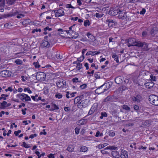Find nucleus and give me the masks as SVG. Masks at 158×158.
<instances>
[{
  "label": "nucleus",
  "mask_w": 158,
  "mask_h": 158,
  "mask_svg": "<svg viewBox=\"0 0 158 158\" xmlns=\"http://www.w3.org/2000/svg\"><path fill=\"white\" fill-rule=\"evenodd\" d=\"M105 91H106L104 90V88L103 87L102 85L100 87H98L95 90V93L98 94L102 93Z\"/></svg>",
  "instance_id": "f8f14e48"
},
{
  "label": "nucleus",
  "mask_w": 158,
  "mask_h": 158,
  "mask_svg": "<svg viewBox=\"0 0 158 158\" xmlns=\"http://www.w3.org/2000/svg\"><path fill=\"white\" fill-rule=\"evenodd\" d=\"M85 123V121L84 120H80L78 122L77 124L79 125H83Z\"/></svg>",
  "instance_id": "473e14b6"
},
{
  "label": "nucleus",
  "mask_w": 158,
  "mask_h": 158,
  "mask_svg": "<svg viewBox=\"0 0 158 158\" xmlns=\"http://www.w3.org/2000/svg\"><path fill=\"white\" fill-rule=\"evenodd\" d=\"M118 13H119V11H118L116 9H114L112 10H110L109 14L110 15L115 16L118 14Z\"/></svg>",
  "instance_id": "6ab92c4d"
},
{
  "label": "nucleus",
  "mask_w": 158,
  "mask_h": 158,
  "mask_svg": "<svg viewBox=\"0 0 158 158\" xmlns=\"http://www.w3.org/2000/svg\"><path fill=\"white\" fill-rule=\"evenodd\" d=\"M42 45L44 47L49 48L50 47V44L48 41L44 40L42 43Z\"/></svg>",
  "instance_id": "5701e85b"
},
{
  "label": "nucleus",
  "mask_w": 158,
  "mask_h": 158,
  "mask_svg": "<svg viewBox=\"0 0 158 158\" xmlns=\"http://www.w3.org/2000/svg\"><path fill=\"white\" fill-rule=\"evenodd\" d=\"M23 146L26 148H28L30 147V146L26 143L25 142H23Z\"/></svg>",
  "instance_id": "09e8293b"
},
{
  "label": "nucleus",
  "mask_w": 158,
  "mask_h": 158,
  "mask_svg": "<svg viewBox=\"0 0 158 158\" xmlns=\"http://www.w3.org/2000/svg\"><path fill=\"white\" fill-rule=\"evenodd\" d=\"M5 0H0V11L3 12V8L5 5Z\"/></svg>",
  "instance_id": "aec40b11"
},
{
  "label": "nucleus",
  "mask_w": 158,
  "mask_h": 158,
  "mask_svg": "<svg viewBox=\"0 0 158 158\" xmlns=\"http://www.w3.org/2000/svg\"><path fill=\"white\" fill-rule=\"evenodd\" d=\"M64 109L65 111H70V109L68 107H65Z\"/></svg>",
  "instance_id": "774afa93"
},
{
  "label": "nucleus",
  "mask_w": 158,
  "mask_h": 158,
  "mask_svg": "<svg viewBox=\"0 0 158 158\" xmlns=\"http://www.w3.org/2000/svg\"><path fill=\"white\" fill-rule=\"evenodd\" d=\"M7 104V102L6 101H3L1 103V105L2 107H0V108L2 109H4L6 107V105Z\"/></svg>",
  "instance_id": "bb28decb"
},
{
  "label": "nucleus",
  "mask_w": 158,
  "mask_h": 158,
  "mask_svg": "<svg viewBox=\"0 0 158 158\" xmlns=\"http://www.w3.org/2000/svg\"><path fill=\"white\" fill-rule=\"evenodd\" d=\"M119 14L118 17L120 19H126L127 18V16L126 15V13L125 11L123 12L120 10H119Z\"/></svg>",
  "instance_id": "9d476101"
},
{
  "label": "nucleus",
  "mask_w": 158,
  "mask_h": 158,
  "mask_svg": "<svg viewBox=\"0 0 158 158\" xmlns=\"http://www.w3.org/2000/svg\"><path fill=\"white\" fill-rule=\"evenodd\" d=\"M78 78H77V77H76V78H73L72 79V81L74 83H76L77 82H80L79 81H78Z\"/></svg>",
  "instance_id": "5fc2aeb1"
},
{
  "label": "nucleus",
  "mask_w": 158,
  "mask_h": 158,
  "mask_svg": "<svg viewBox=\"0 0 158 158\" xmlns=\"http://www.w3.org/2000/svg\"><path fill=\"white\" fill-rule=\"evenodd\" d=\"M22 97V101H31V100L30 97L27 94H23Z\"/></svg>",
  "instance_id": "dca6fc26"
},
{
  "label": "nucleus",
  "mask_w": 158,
  "mask_h": 158,
  "mask_svg": "<svg viewBox=\"0 0 158 158\" xmlns=\"http://www.w3.org/2000/svg\"><path fill=\"white\" fill-rule=\"evenodd\" d=\"M12 89L11 87H9L7 89H5V91H10V92L12 91Z\"/></svg>",
  "instance_id": "338daca9"
},
{
  "label": "nucleus",
  "mask_w": 158,
  "mask_h": 158,
  "mask_svg": "<svg viewBox=\"0 0 158 158\" xmlns=\"http://www.w3.org/2000/svg\"><path fill=\"white\" fill-rule=\"evenodd\" d=\"M44 31H46L48 30L49 31H51L52 30V29L51 28H49L48 27H47L44 28Z\"/></svg>",
  "instance_id": "6e6d98bb"
},
{
  "label": "nucleus",
  "mask_w": 158,
  "mask_h": 158,
  "mask_svg": "<svg viewBox=\"0 0 158 158\" xmlns=\"http://www.w3.org/2000/svg\"><path fill=\"white\" fill-rule=\"evenodd\" d=\"M106 22L107 23L109 27H111L115 26V23L113 20L111 19H107Z\"/></svg>",
  "instance_id": "a211bd4d"
},
{
  "label": "nucleus",
  "mask_w": 158,
  "mask_h": 158,
  "mask_svg": "<svg viewBox=\"0 0 158 158\" xmlns=\"http://www.w3.org/2000/svg\"><path fill=\"white\" fill-rule=\"evenodd\" d=\"M107 114L106 112L103 113L102 112L101 113V116L100 117V118L101 119H102L103 117H107Z\"/></svg>",
  "instance_id": "f704fd0d"
},
{
  "label": "nucleus",
  "mask_w": 158,
  "mask_h": 158,
  "mask_svg": "<svg viewBox=\"0 0 158 158\" xmlns=\"http://www.w3.org/2000/svg\"><path fill=\"white\" fill-rule=\"evenodd\" d=\"M132 100L135 102H140L142 100L141 96L139 94H137L132 97Z\"/></svg>",
  "instance_id": "39448f33"
},
{
  "label": "nucleus",
  "mask_w": 158,
  "mask_h": 158,
  "mask_svg": "<svg viewBox=\"0 0 158 158\" xmlns=\"http://www.w3.org/2000/svg\"><path fill=\"white\" fill-rule=\"evenodd\" d=\"M124 81V78L122 76L118 77L115 79V82L118 84L123 83Z\"/></svg>",
  "instance_id": "9b49d317"
},
{
  "label": "nucleus",
  "mask_w": 158,
  "mask_h": 158,
  "mask_svg": "<svg viewBox=\"0 0 158 158\" xmlns=\"http://www.w3.org/2000/svg\"><path fill=\"white\" fill-rule=\"evenodd\" d=\"M145 87L148 89H151L154 85V83L152 81L148 82L144 84Z\"/></svg>",
  "instance_id": "f3484780"
},
{
  "label": "nucleus",
  "mask_w": 158,
  "mask_h": 158,
  "mask_svg": "<svg viewBox=\"0 0 158 158\" xmlns=\"http://www.w3.org/2000/svg\"><path fill=\"white\" fill-rule=\"evenodd\" d=\"M46 76V74L43 72L37 73L36 76V78L38 81L44 80Z\"/></svg>",
  "instance_id": "20e7f679"
},
{
  "label": "nucleus",
  "mask_w": 158,
  "mask_h": 158,
  "mask_svg": "<svg viewBox=\"0 0 158 158\" xmlns=\"http://www.w3.org/2000/svg\"><path fill=\"white\" fill-rule=\"evenodd\" d=\"M97 105L94 104L89 110L88 114L91 115L93 114L97 109Z\"/></svg>",
  "instance_id": "ddd939ff"
},
{
  "label": "nucleus",
  "mask_w": 158,
  "mask_h": 158,
  "mask_svg": "<svg viewBox=\"0 0 158 158\" xmlns=\"http://www.w3.org/2000/svg\"><path fill=\"white\" fill-rule=\"evenodd\" d=\"M87 86V85L86 84H83L81 85L80 86V87L81 88V89H84Z\"/></svg>",
  "instance_id": "bf43d9fd"
},
{
  "label": "nucleus",
  "mask_w": 158,
  "mask_h": 158,
  "mask_svg": "<svg viewBox=\"0 0 158 158\" xmlns=\"http://www.w3.org/2000/svg\"><path fill=\"white\" fill-rule=\"evenodd\" d=\"M106 149H105V148L103 149L102 150H101V152L103 154H108V152L106 151L105 150Z\"/></svg>",
  "instance_id": "8fccbe9b"
},
{
  "label": "nucleus",
  "mask_w": 158,
  "mask_h": 158,
  "mask_svg": "<svg viewBox=\"0 0 158 158\" xmlns=\"http://www.w3.org/2000/svg\"><path fill=\"white\" fill-rule=\"evenodd\" d=\"M11 71L4 70L0 72V74L3 77H8L10 75Z\"/></svg>",
  "instance_id": "423d86ee"
},
{
  "label": "nucleus",
  "mask_w": 158,
  "mask_h": 158,
  "mask_svg": "<svg viewBox=\"0 0 158 158\" xmlns=\"http://www.w3.org/2000/svg\"><path fill=\"white\" fill-rule=\"evenodd\" d=\"M23 94H18L17 95V97H18L19 98H20L21 100H22V96H23Z\"/></svg>",
  "instance_id": "13d9d810"
},
{
  "label": "nucleus",
  "mask_w": 158,
  "mask_h": 158,
  "mask_svg": "<svg viewBox=\"0 0 158 158\" xmlns=\"http://www.w3.org/2000/svg\"><path fill=\"white\" fill-rule=\"evenodd\" d=\"M84 59V55L82 56V57H81L79 58H77V61H82Z\"/></svg>",
  "instance_id": "4d7b16f0"
},
{
  "label": "nucleus",
  "mask_w": 158,
  "mask_h": 158,
  "mask_svg": "<svg viewBox=\"0 0 158 158\" xmlns=\"http://www.w3.org/2000/svg\"><path fill=\"white\" fill-rule=\"evenodd\" d=\"M130 2H131L132 3H135V2H140V0H130Z\"/></svg>",
  "instance_id": "680f3d73"
},
{
  "label": "nucleus",
  "mask_w": 158,
  "mask_h": 158,
  "mask_svg": "<svg viewBox=\"0 0 158 158\" xmlns=\"http://www.w3.org/2000/svg\"><path fill=\"white\" fill-rule=\"evenodd\" d=\"M56 84L59 88L62 87H65L66 86V81L64 80H62L61 81H60L57 82Z\"/></svg>",
  "instance_id": "6e6552de"
},
{
  "label": "nucleus",
  "mask_w": 158,
  "mask_h": 158,
  "mask_svg": "<svg viewBox=\"0 0 158 158\" xmlns=\"http://www.w3.org/2000/svg\"><path fill=\"white\" fill-rule=\"evenodd\" d=\"M123 108L126 110H130V108L127 105H124L123 106Z\"/></svg>",
  "instance_id": "c9c22d12"
},
{
  "label": "nucleus",
  "mask_w": 158,
  "mask_h": 158,
  "mask_svg": "<svg viewBox=\"0 0 158 158\" xmlns=\"http://www.w3.org/2000/svg\"><path fill=\"white\" fill-rule=\"evenodd\" d=\"M145 10L144 8H143L142 9V10L140 11V14L141 15H143L145 13Z\"/></svg>",
  "instance_id": "052dcab7"
},
{
  "label": "nucleus",
  "mask_w": 158,
  "mask_h": 158,
  "mask_svg": "<svg viewBox=\"0 0 158 158\" xmlns=\"http://www.w3.org/2000/svg\"><path fill=\"white\" fill-rule=\"evenodd\" d=\"M95 52H92V51H89L86 53V55H95L94 53Z\"/></svg>",
  "instance_id": "ea45409f"
},
{
  "label": "nucleus",
  "mask_w": 158,
  "mask_h": 158,
  "mask_svg": "<svg viewBox=\"0 0 158 158\" xmlns=\"http://www.w3.org/2000/svg\"><path fill=\"white\" fill-rule=\"evenodd\" d=\"M115 133L111 131L109 132V135L110 136L113 137L115 135Z\"/></svg>",
  "instance_id": "0e129e2a"
},
{
  "label": "nucleus",
  "mask_w": 158,
  "mask_h": 158,
  "mask_svg": "<svg viewBox=\"0 0 158 158\" xmlns=\"http://www.w3.org/2000/svg\"><path fill=\"white\" fill-rule=\"evenodd\" d=\"M87 105V101L86 100H84L82 101L77 105V106L79 108H82L83 107H85Z\"/></svg>",
  "instance_id": "1a4fd4ad"
},
{
  "label": "nucleus",
  "mask_w": 158,
  "mask_h": 158,
  "mask_svg": "<svg viewBox=\"0 0 158 158\" xmlns=\"http://www.w3.org/2000/svg\"><path fill=\"white\" fill-rule=\"evenodd\" d=\"M80 129L78 128H75V131L76 134L78 135L79 133Z\"/></svg>",
  "instance_id": "3c124183"
},
{
  "label": "nucleus",
  "mask_w": 158,
  "mask_h": 158,
  "mask_svg": "<svg viewBox=\"0 0 158 158\" xmlns=\"http://www.w3.org/2000/svg\"><path fill=\"white\" fill-rule=\"evenodd\" d=\"M112 57L114 59V60L117 63H118L119 62L118 56L116 54H114L112 55Z\"/></svg>",
  "instance_id": "cd10ccee"
},
{
  "label": "nucleus",
  "mask_w": 158,
  "mask_h": 158,
  "mask_svg": "<svg viewBox=\"0 0 158 158\" xmlns=\"http://www.w3.org/2000/svg\"><path fill=\"white\" fill-rule=\"evenodd\" d=\"M66 7L67 8H72L73 9L75 8V7L73 6L71 4H68L66 5Z\"/></svg>",
  "instance_id": "a18cd8bd"
},
{
  "label": "nucleus",
  "mask_w": 158,
  "mask_h": 158,
  "mask_svg": "<svg viewBox=\"0 0 158 158\" xmlns=\"http://www.w3.org/2000/svg\"><path fill=\"white\" fill-rule=\"evenodd\" d=\"M99 72H97L95 73L94 74V77L96 79H98L100 78V76L99 74H98Z\"/></svg>",
  "instance_id": "79ce46f5"
},
{
  "label": "nucleus",
  "mask_w": 158,
  "mask_h": 158,
  "mask_svg": "<svg viewBox=\"0 0 158 158\" xmlns=\"http://www.w3.org/2000/svg\"><path fill=\"white\" fill-rule=\"evenodd\" d=\"M151 80L154 81H156V78L155 76H153L152 74L150 75Z\"/></svg>",
  "instance_id": "e433bc0d"
},
{
  "label": "nucleus",
  "mask_w": 158,
  "mask_h": 158,
  "mask_svg": "<svg viewBox=\"0 0 158 158\" xmlns=\"http://www.w3.org/2000/svg\"><path fill=\"white\" fill-rule=\"evenodd\" d=\"M84 25L85 27L89 26L90 25V22L89 20H86L84 22Z\"/></svg>",
  "instance_id": "2f4dec72"
},
{
  "label": "nucleus",
  "mask_w": 158,
  "mask_h": 158,
  "mask_svg": "<svg viewBox=\"0 0 158 158\" xmlns=\"http://www.w3.org/2000/svg\"><path fill=\"white\" fill-rule=\"evenodd\" d=\"M108 145V144L107 143H103L102 144H99L98 145V146H97V147L99 148V149H101V148H104L106 146H107Z\"/></svg>",
  "instance_id": "c756f323"
},
{
  "label": "nucleus",
  "mask_w": 158,
  "mask_h": 158,
  "mask_svg": "<svg viewBox=\"0 0 158 158\" xmlns=\"http://www.w3.org/2000/svg\"><path fill=\"white\" fill-rule=\"evenodd\" d=\"M138 47H143V49L145 51H148L149 49L147 44L145 42L142 43L139 41Z\"/></svg>",
  "instance_id": "0eeeda50"
},
{
  "label": "nucleus",
  "mask_w": 158,
  "mask_h": 158,
  "mask_svg": "<svg viewBox=\"0 0 158 158\" xmlns=\"http://www.w3.org/2000/svg\"><path fill=\"white\" fill-rule=\"evenodd\" d=\"M81 96H78L76 97L74 100V103H77L78 102L81 100Z\"/></svg>",
  "instance_id": "a878e982"
},
{
  "label": "nucleus",
  "mask_w": 158,
  "mask_h": 158,
  "mask_svg": "<svg viewBox=\"0 0 158 158\" xmlns=\"http://www.w3.org/2000/svg\"><path fill=\"white\" fill-rule=\"evenodd\" d=\"M151 34L152 35H154L156 33V31H155V29L154 28H152L151 31H150Z\"/></svg>",
  "instance_id": "49530a36"
},
{
  "label": "nucleus",
  "mask_w": 158,
  "mask_h": 158,
  "mask_svg": "<svg viewBox=\"0 0 158 158\" xmlns=\"http://www.w3.org/2000/svg\"><path fill=\"white\" fill-rule=\"evenodd\" d=\"M64 31H66V33L69 34V35H71V38L73 39H76L79 35L78 33L76 32L73 29V30H66Z\"/></svg>",
  "instance_id": "7ed1b4c3"
},
{
  "label": "nucleus",
  "mask_w": 158,
  "mask_h": 158,
  "mask_svg": "<svg viewBox=\"0 0 158 158\" xmlns=\"http://www.w3.org/2000/svg\"><path fill=\"white\" fill-rule=\"evenodd\" d=\"M111 154L112 156L116 158H118L119 157V153L117 151H112L111 152Z\"/></svg>",
  "instance_id": "4be33fe9"
},
{
  "label": "nucleus",
  "mask_w": 158,
  "mask_h": 158,
  "mask_svg": "<svg viewBox=\"0 0 158 158\" xmlns=\"http://www.w3.org/2000/svg\"><path fill=\"white\" fill-rule=\"evenodd\" d=\"M103 14H100L98 13H96L95 14V16L97 18H101L103 16Z\"/></svg>",
  "instance_id": "c03bdc74"
},
{
  "label": "nucleus",
  "mask_w": 158,
  "mask_h": 158,
  "mask_svg": "<svg viewBox=\"0 0 158 158\" xmlns=\"http://www.w3.org/2000/svg\"><path fill=\"white\" fill-rule=\"evenodd\" d=\"M56 56L58 59H61L62 58V56H60L59 54H56Z\"/></svg>",
  "instance_id": "603ef678"
},
{
  "label": "nucleus",
  "mask_w": 158,
  "mask_h": 158,
  "mask_svg": "<svg viewBox=\"0 0 158 158\" xmlns=\"http://www.w3.org/2000/svg\"><path fill=\"white\" fill-rule=\"evenodd\" d=\"M112 84L111 82H108L106 83H104L102 85L103 87L104 88V90L106 91L108 90L111 86Z\"/></svg>",
  "instance_id": "4468645a"
},
{
  "label": "nucleus",
  "mask_w": 158,
  "mask_h": 158,
  "mask_svg": "<svg viewBox=\"0 0 158 158\" xmlns=\"http://www.w3.org/2000/svg\"><path fill=\"white\" fill-rule=\"evenodd\" d=\"M110 98L111 97L110 96H108L104 99V101L105 102H107L109 101Z\"/></svg>",
  "instance_id": "e2e57ef3"
},
{
  "label": "nucleus",
  "mask_w": 158,
  "mask_h": 158,
  "mask_svg": "<svg viewBox=\"0 0 158 158\" xmlns=\"http://www.w3.org/2000/svg\"><path fill=\"white\" fill-rule=\"evenodd\" d=\"M16 0H7V3L10 5H12L14 4Z\"/></svg>",
  "instance_id": "58836bf2"
},
{
  "label": "nucleus",
  "mask_w": 158,
  "mask_h": 158,
  "mask_svg": "<svg viewBox=\"0 0 158 158\" xmlns=\"http://www.w3.org/2000/svg\"><path fill=\"white\" fill-rule=\"evenodd\" d=\"M148 99L150 103L155 106H158V97L157 96L154 95H150Z\"/></svg>",
  "instance_id": "f257e3e1"
},
{
  "label": "nucleus",
  "mask_w": 158,
  "mask_h": 158,
  "mask_svg": "<svg viewBox=\"0 0 158 158\" xmlns=\"http://www.w3.org/2000/svg\"><path fill=\"white\" fill-rule=\"evenodd\" d=\"M15 62L17 64H22V62L21 60L17 59L15 61Z\"/></svg>",
  "instance_id": "37998d69"
},
{
  "label": "nucleus",
  "mask_w": 158,
  "mask_h": 158,
  "mask_svg": "<svg viewBox=\"0 0 158 158\" xmlns=\"http://www.w3.org/2000/svg\"><path fill=\"white\" fill-rule=\"evenodd\" d=\"M139 41L136 42L135 39L133 38L129 39L128 40V46L130 47L132 46L138 47Z\"/></svg>",
  "instance_id": "f03ea898"
},
{
  "label": "nucleus",
  "mask_w": 158,
  "mask_h": 158,
  "mask_svg": "<svg viewBox=\"0 0 158 158\" xmlns=\"http://www.w3.org/2000/svg\"><path fill=\"white\" fill-rule=\"evenodd\" d=\"M52 108L50 109V111H53L55 110H58L59 107L55 104H52L51 106Z\"/></svg>",
  "instance_id": "b1692460"
},
{
  "label": "nucleus",
  "mask_w": 158,
  "mask_h": 158,
  "mask_svg": "<svg viewBox=\"0 0 158 158\" xmlns=\"http://www.w3.org/2000/svg\"><path fill=\"white\" fill-rule=\"evenodd\" d=\"M87 148L85 146H82L80 148V151L85 152L87 151Z\"/></svg>",
  "instance_id": "7c9ffc66"
},
{
  "label": "nucleus",
  "mask_w": 158,
  "mask_h": 158,
  "mask_svg": "<svg viewBox=\"0 0 158 158\" xmlns=\"http://www.w3.org/2000/svg\"><path fill=\"white\" fill-rule=\"evenodd\" d=\"M29 23V22L26 19L22 22V24L24 25H26L28 24V23Z\"/></svg>",
  "instance_id": "864d4df0"
},
{
  "label": "nucleus",
  "mask_w": 158,
  "mask_h": 158,
  "mask_svg": "<svg viewBox=\"0 0 158 158\" xmlns=\"http://www.w3.org/2000/svg\"><path fill=\"white\" fill-rule=\"evenodd\" d=\"M64 13L63 10H59L55 13V16L58 17L64 15Z\"/></svg>",
  "instance_id": "2eb2a0df"
},
{
  "label": "nucleus",
  "mask_w": 158,
  "mask_h": 158,
  "mask_svg": "<svg viewBox=\"0 0 158 158\" xmlns=\"http://www.w3.org/2000/svg\"><path fill=\"white\" fill-rule=\"evenodd\" d=\"M37 136V134H32L30 135L29 136V138L31 139H33L34 137H36Z\"/></svg>",
  "instance_id": "69168bd1"
},
{
  "label": "nucleus",
  "mask_w": 158,
  "mask_h": 158,
  "mask_svg": "<svg viewBox=\"0 0 158 158\" xmlns=\"http://www.w3.org/2000/svg\"><path fill=\"white\" fill-rule=\"evenodd\" d=\"M82 64L80 63H78L76 66L77 68V69L78 70H80L82 67Z\"/></svg>",
  "instance_id": "4c0bfd02"
},
{
  "label": "nucleus",
  "mask_w": 158,
  "mask_h": 158,
  "mask_svg": "<svg viewBox=\"0 0 158 158\" xmlns=\"http://www.w3.org/2000/svg\"><path fill=\"white\" fill-rule=\"evenodd\" d=\"M87 36L90 39L92 40L94 39V36L89 32L87 33Z\"/></svg>",
  "instance_id": "72a5a7b5"
},
{
  "label": "nucleus",
  "mask_w": 158,
  "mask_h": 158,
  "mask_svg": "<svg viewBox=\"0 0 158 158\" xmlns=\"http://www.w3.org/2000/svg\"><path fill=\"white\" fill-rule=\"evenodd\" d=\"M74 148L73 147L72 145L69 146L67 149V150H68L69 152H71L73 151Z\"/></svg>",
  "instance_id": "c85d7f7f"
},
{
  "label": "nucleus",
  "mask_w": 158,
  "mask_h": 158,
  "mask_svg": "<svg viewBox=\"0 0 158 158\" xmlns=\"http://www.w3.org/2000/svg\"><path fill=\"white\" fill-rule=\"evenodd\" d=\"M120 156L121 158H127L128 157V154L127 152L125 151H123V150L122 151V153Z\"/></svg>",
  "instance_id": "412c9836"
},
{
  "label": "nucleus",
  "mask_w": 158,
  "mask_h": 158,
  "mask_svg": "<svg viewBox=\"0 0 158 158\" xmlns=\"http://www.w3.org/2000/svg\"><path fill=\"white\" fill-rule=\"evenodd\" d=\"M33 64L36 68H39L40 66V65L39 64L38 62H34L33 63Z\"/></svg>",
  "instance_id": "a19ab883"
},
{
  "label": "nucleus",
  "mask_w": 158,
  "mask_h": 158,
  "mask_svg": "<svg viewBox=\"0 0 158 158\" xmlns=\"http://www.w3.org/2000/svg\"><path fill=\"white\" fill-rule=\"evenodd\" d=\"M117 148L114 146H109L105 148V149H110V150H116Z\"/></svg>",
  "instance_id": "393cba45"
},
{
  "label": "nucleus",
  "mask_w": 158,
  "mask_h": 158,
  "mask_svg": "<svg viewBox=\"0 0 158 158\" xmlns=\"http://www.w3.org/2000/svg\"><path fill=\"white\" fill-rule=\"evenodd\" d=\"M55 97L58 99H60L62 98V94H56Z\"/></svg>",
  "instance_id": "de8ad7c7"
}]
</instances>
